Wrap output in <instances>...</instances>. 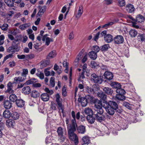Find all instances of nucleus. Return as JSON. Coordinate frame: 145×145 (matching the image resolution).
I'll return each instance as SVG.
<instances>
[{
  "mask_svg": "<svg viewBox=\"0 0 145 145\" xmlns=\"http://www.w3.org/2000/svg\"><path fill=\"white\" fill-rule=\"evenodd\" d=\"M22 91L25 94H28L31 93V89L29 86H27L22 88Z\"/></svg>",
  "mask_w": 145,
  "mask_h": 145,
  "instance_id": "nucleus-25",
  "label": "nucleus"
},
{
  "mask_svg": "<svg viewBox=\"0 0 145 145\" xmlns=\"http://www.w3.org/2000/svg\"><path fill=\"white\" fill-rule=\"evenodd\" d=\"M83 12V7L82 5L79 6L78 10L77 13H76V17L77 19L79 18L82 15Z\"/></svg>",
  "mask_w": 145,
  "mask_h": 145,
  "instance_id": "nucleus-17",
  "label": "nucleus"
},
{
  "mask_svg": "<svg viewBox=\"0 0 145 145\" xmlns=\"http://www.w3.org/2000/svg\"><path fill=\"white\" fill-rule=\"evenodd\" d=\"M49 69L47 68L44 70V73L46 76H48L50 75V72L48 71Z\"/></svg>",
  "mask_w": 145,
  "mask_h": 145,
  "instance_id": "nucleus-63",
  "label": "nucleus"
},
{
  "mask_svg": "<svg viewBox=\"0 0 145 145\" xmlns=\"http://www.w3.org/2000/svg\"><path fill=\"white\" fill-rule=\"evenodd\" d=\"M19 116L20 115L17 112H14L12 114V118L13 120H16L19 118Z\"/></svg>",
  "mask_w": 145,
  "mask_h": 145,
  "instance_id": "nucleus-47",
  "label": "nucleus"
},
{
  "mask_svg": "<svg viewBox=\"0 0 145 145\" xmlns=\"http://www.w3.org/2000/svg\"><path fill=\"white\" fill-rule=\"evenodd\" d=\"M25 78H22V77L21 76L16 77L14 78V81L12 83L14 84H19L20 82H22L25 80Z\"/></svg>",
  "mask_w": 145,
  "mask_h": 145,
  "instance_id": "nucleus-15",
  "label": "nucleus"
},
{
  "mask_svg": "<svg viewBox=\"0 0 145 145\" xmlns=\"http://www.w3.org/2000/svg\"><path fill=\"white\" fill-rule=\"evenodd\" d=\"M5 3L9 7L14 6V2L13 0H5Z\"/></svg>",
  "mask_w": 145,
  "mask_h": 145,
  "instance_id": "nucleus-41",
  "label": "nucleus"
},
{
  "mask_svg": "<svg viewBox=\"0 0 145 145\" xmlns=\"http://www.w3.org/2000/svg\"><path fill=\"white\" fill-rule=\"evenodd\" d=\"M56 101L58 106V108L59 110H61L62 112L63 111V105L62 104V99L60 98V97L59 93H57L55 95Z\"/></svg>",
  "mask_w": 145,
  "mask_h": 145,
  "instance_id": "nucleus-7",
  "label": "nucleus"
},
{
  "mask_svg": "<svg viewBox=\"0 0 145 145\" xmlns=\"http://www.w3.org/2000/svg\"><path fill=\"white\" fill-rule=\"evenodd\" d=\"M42 100L44 101H48L49 99V96L47 93H42L41 96Z\"/></svg>",
  "mask_w": 145,
  "mask_h": 145,
  "instance_id": "nucleus-30",
  "label": "nucleus"
},
{
  "mask_svg": "<svg viewBox=\"0 0 145 145\" xmlns=\"http://www.w3.org/2000/svg\"><path fill=\"white\" fill-rule=\"evenodd\" d=\"M24 122L26 124H24L23 130V132L26 134L29 133L30 130V127L29 125L32 124V121L27 117H26L24 119Z\"/></svg>",
  "mask_w": 145,
  "mask_h": 145,
  "instance_id": "nucleus-4",
  "label": "nucleus"
},
{
  "mask_svg": "<svg viewBox=\"0 0 145 145\" xmlns=\"http://www.w3.org/2000/svg\"><path fill=\"white\" fill-rule=\"evenodd\" d=\"M77 130L79 133L81 134H84L86 131L85 127L82 125L77 127Z\"/></svg>",
  "mask_w": 145,
  "mask_h": 145,
  "instance_id": "nucleus-20",
  "label": "nucleus"
},
{
  "mask_svg": "<svg viewBox=\"0 0 145 145\" xmlns=\"http://www.w3.org/2000/svg\"><path fill=\"white\" fill-rule=\"evenodd\" d=\"M104 108L105 109L107 113L110 115H113L114 113L115 110L114 109L111 108V107L106 105L104 106Z\"/></svg>",
  "mask_w": 145,
  "mask_h": 145,
  "instance_id": "nucleus-14",
  "label": "nucleus"
},
{
  "mask_svg": "<svg viewBox=\"0 0 145 145\" xmlns=\"http://www.w3.org/2000/svg\"><path fill=\"white\" fill-rule=\"evenodd\" d=\"M9 33L15 35L17 34L20 33V32L18 29L16 28L10 30L9 31Z\"/></svg>",
  "mask_w": 145,
  "mask_h": 145,
  "instance_id": "nucleus-40",
  "label": "nucleus"
},
{
  "mask_svg": "<svg viewBox=\"0 0 145 145\" xmlns=\"http://www.w3.org/2000/svg\"><path fill=\"white\" fill-rule=\"evenodd\" d=\"M9 99L11 101L13 102H16V100H17V97L15 95L12 94L10 95Z\"/></svg>",
  "mask_w": 145,
  "mask_h": 145,
  "instance_id": "nucleus-37",
  "label": "nucleus"
},
{
  "mask_svg": "<svg viewBox=\"0 0 145 145\" xmlns=\"http://www.w3.org/2000/svg\"><path fill=\"white\" fill-rule=\"evenodd\" d=\"M103 90L105 93L108 95H111L113 91L112 89L108 87H105L103 88Z\"/></svg>",
  "mask_w": 145,
  "mask_h": 145,
  "instance_id": "nucleus-28",
  "label": "nucleus"
},
{
  "mask_svg": "<svg viewBox=\"0 0 145 145\" xmlns=\"http://www.w3.org/2000/svg\"><path fill=\"white\" fill-rule=\"evenodd\" d=\"M113 38L112 36L110 34H108L105 36L104 40L107 43H109L111 42L113 40Z\"/></svg>",
  "mask_w": 145,
  "mask_h": 145,
  "instance_id": "nucleus-22",
  "label": "nucleus"
},
{
  "mask_svg": "<svg viewBox=\"0 0 145 145\" xmlns=\"http://www.w3.org/2000/svg\"><path fill=\"white\" fill-rule=\"evenodd\" d=\"M7 89L6 91V92L9 94H12L14 92V90L13 89V83L11 82H9L7 85Z\"/></svg>",
  "mask_w": 145,
  "mask_h": 145,
  "instance_id": "nucleus-11",
  "label": "nucleus"
},
{
  "mask_svg": "<svg viewBox=\"0 0 145 145\" xmlns=\"http://www.w3.org/2000/svg\"><path fill=\"white\" fill-rule=\"evenodd\" d=\"M123 105L125 106L127 108L129 109H131L133 105L130 104L127 102H124L123 103Z\"/></svg>",
  "mask_w": 145,
  "mask_h": 145,
  "instance_id": "nucleus-55",
  "label": "nucleus"
},
{
  "mask_svg": "<svg viewBox=\"0 0 145 145\" xmlns=\"http://www.w3.org/2000/svg\"><path fill=\"white\" fill-rule=\"evenodd\" d=\"M8 25L6 24H4L2 26H1V29L3 30L6 31L7 30Z\"/></svg>",
  "mask_w": 145,
  "mask_h": 145,
  "instance_id": "nucleus-58",
  "label": "nucleus"
},
{
  "mask_svg": "<svg viewBox=\"0 0 145 145\" xmlns=\"http://www.w3.org/2000/svg\"><path fill=\"white\" fill-rule=\"evenodd\" d=\"M35 56L34 54H30L29 55H26V59H32L34 58Z\"/></svg>",
  "mask_w": 145,
  "mask_h": 145,
  "instance_id": "nucleus-60",
  "label": "nucleus"
},
{
  "mask_svg": "<svg viewBox=\"0 0 145 145\" xmlns=\"http://www.w3.org/2000/svg\"><path fill=\"white\" fill-rule=\"evenodd\" d=\"M28 70L27 69H23V72L21 74L22 76L25 77L26 75L28 74Z\"/></svg>",
  "mask_w": 145,
  "mask_h": 145,
  "instance_id": "nucleus-57",
  "label": "nucleus"
},
{
  "mask_svg": "<svg viewBox=\"0 0 145 145\" xmlns=\"http://www.w3.org/2000/svg\"><path fill=\"white\" fill-rule=\"evenodd\" d=\"M129 34L131 37H135L136 36L137 34V32L135 29H131L130 31Z\"/></svg>",
  "mask_w": 145,
  "mask_h": 145,
  "instance_id": "nucleus-39",
  "label": "nucleus"
},
{
  "mask_svg": "<svg viewBox=\"0 0 145 145\" xmlns=\"http://www.w3.org/2000/svg\"><path fill=\"white\" fill-rule=\"evenodd\" d=\"M16 103L17 106L19 107H23L25 104L24 101L22 99H17Z\"/></svg>",
  "mask_w": 145,
  "mask_h": 145,
  "instance_id": "nucleus-24",
  "label": "nucleus"
},
{
  "mask_svg": "<svg viewBox=\"0 0 145 145\" xmlns=\"http://www.w3.org/2000/svg\"><path fill=\"white\" fill-rule=\"evenodd\" d=\"M56 55V52L55 50H53L48 54L47 56V58L48 59L53 58L55 57Z\"/></svg>",
  "mask_w": 145,
  "mask_h": 145,
  "instance_id": "nucleus-31",
  "label": "nucleus"
},
{
  "mask_svg": "<svg viewBox=\"0 0 145 145\" xmlns=\"http://www.w3.org/2000/svg\"><path fill=\"white\" fill-rule=\"evenodd\" d=\"M110 47L108 44H106L104 45L101 47V50L102 51H106Z\"/></svg>",
  "mask_w": 145,
  "mask_h": 145,
  "instance_id": "nucleus-54",
  "label": "nucleus"
},
{
  "mask_svg": "<svg viewBox=\"0 0 145 145\" xmlns=\"http://www.w3.org/2000/svg\"><path fill=\"white\" fill-rule=\"evenodd\" d=\"M56 104L54 102H52L51 103V108L53 110H56Z\"/></svg>",
  "mask_w": 145,
  "mask_h": 145,
  "instance_id": "nucleus-61",
  "label": "nucleus"
},
{
  "mask_svg": "<svg viewBox=\"0 0 145 145\" xmlns=\"http://www.w3.org/2000/svg\"><path fill=\"white\" fill-rule=\"evenodd\" d=\"M83 142L84 144H89L90 142V140L89 138L87 136H84L82 139Z\"/></svg>",
  "mask_w": 145,
  "mask_h": 145,
  "instance_id": "nucleus-36",
  "label": "nucleus"
},
{
  "mask_svg": "<svg viewBox=\"0 0 145 145\" xmlns=\"http://www.w3.org/2000/svg\"><path fill=\"white\" fill-rule=\"evenodd\" d=\"M36 82V79L35 78H32L29 80L27 81L25 84L26 85H29L33 84Z\"/></svg>",
  "mask_w": 145,
  "mask_h": 145,
  "instance_id": "nucleus-50",
  "label": "nucleus"
},
{
  "mask_svg": "<svg viewBox=\"0 0 145 145\" xmlns=\"http://www.w3.org/2000/svg\"><path fill=\"white\" fill-rule=\"evenodd\" d=\"M104 75L105 77L108 80H112L113 77V75L112 73L107 71L105 72Z\"/></svg>",
  "mask_w": 145,
  "mask_h": 145,
  "instance_id": "nucleus-16",
  "label": "nucleus"
},
{
  "mask_svg": "<svg viewBox=\"0 0 145 145\" xmlns=\"http://www.w3.org/2000/svg\"><path fill=\"white\" fill-rule=\"evenodd\" d=\"M85 89L86 91L89 94H93L94 93L93 89L91 87L86 86L85 87Z\"/></svg>",
  "mask_w": 145,
  "mask_h": 145,
  "instance_id": "nucleus-45",
  "label": "nucleus"
},
{
  "mask_svg": "<svg viewBox=\"0 0 145 145\" xmlns=\"http://www.w3.org/2000/svg\"><path fill=\"white\" fill-rule=\"evenodd\" d=\"M68 135L69 139L74 142L75 145H77L79 141L77 135L74 132L68 133Z\"/></svg>",
  "mask_w": 145,
  "mask_h": 145,
  "instance_id": "nucleus-8",
  "label": "nucleus"
},
{
  "mask_svg": "<svg viewBox=\"0 0 145 145\" xmlns=\"http://www.w3.org/2000/svg\"><path fill=\"white\" fill-rule=\"evenodd\" d=\"M54 69L57 71L58 74H60L62 73L61 66H59L56 64H55L54 67Z\"/></svg>",
  "mask_w": 145,
  "mask_h": 145,
  "instance_id": "nucleus-23",
  "label": "nucleus"
},
{
  "mask_svg": "<svg viewBox=\"0 0 145 145\" xmlns=\"http://www.w3.org/2000/svg\"><path fill=\"white\" fill-rule=\"evenodd\" d=\"M92 51L95 52L96 53V54L98 52L101 50L100 48L97 46H93L92 48Z\"/></svg>",
  "mask_w": 145,
  "mask_h": 145,
  "instance_id": "nucleus-44",
  "label": "nucleus"
},
{
  "mask_svg": "<svg viewBox=\"0 0 145 145\" xmlns=\"http://www.w3.org/2000/svg\"><path fill=\"white\" fill-rule=\"evenodd\" d=\"M94 110L93 115L96 119L98 121L101 122L104 119V117L102 115L103 110L102 107V104L101 101L97 100L95 103Z\"/></svg>",
  "mask_w": 145,
  "mask_h": 145,
  "instance_id": "nucleus-1",
  "label": "nucleus"
},
{
  "mask_svg": "<svg viewBox=\"0 0 145 145\" xmlns=\"http://www.w3.org/2000/svg\"><path fill=\"white\" fill-rule=\"evenodd\" d=\"M46 8V6H45L42 7L38 12L37 14V16H40L42 15L45 11Z\"/></svg>",
  "mask_w": 145,
  "mask_h": 145,
  "instance_id": "nucleus-33",
  "label": "nucleus"
},
{
  "mask_svg": "<svg viewBox=\"0 0 145 145\" xmlns=\"http://www.w3.org/2000/svg\"><path fill=\"white\" fill-rule=\"evenodd\" d=\"M125 9L128 12L131 13L134 12L135 9L133 6L130 4L127 5Z\"/></svg>",
  "mask_w": 145,
  "mask_h": 145,
  "instance_id": "nucleus-18",
  "label": "nucleus"
},
{
  "mask_svg": "<svg viewBox=\"0 0 145 145\" xmlns=\"http://www.w3.org/2000/svg\"><path fill=\"white\" fill-rule=\"evenodd\" d=\"M114 43L117 44H121L123 43L124 41L123 38L121 35H117L114 38Z\"/></svg>",
  "mask_w": 145,
  "mask_h": 145,
  "instance_id": "nucleus-9",
  "label": "nucleus"
},
{
  "mask_svg": "<svg viewBox=\"0 0 145 145\" xmlns=\"http://www.w3.org/2000/svg\"><path fill=\"white\" fill-rule=\"evenodd\" d=\"M12 103L8 100H5L4 103L3 105L5 108L10 109L12 107Z\"/></svg>",
  "mask_w": 145,
  "mask_h": 145,
  "instance_id": "nucleus-21",
  "label": "nucleus"
},
{
  "mask_svg": "<svg viewBox=\"0 0 145 145\" xmlns=\"http://www.w3.org/2000/svg\"><path fill=\"white\" fill-rule=\"evenodd\" d=\"M55 78L54 77H51L50 81V87L51 88L54 87L55 86Z\"/></svg>",
  "mask_w": 145,
  "mask_h": 145,
  "instance_id": "nucleus-43",
  "label": "nucleus"
},
{
  "mask_svg": "<svg viewBox=\"0 0 145 145\" xmlns=\"http://www.w3.org/2000/svg\"><path fill=\"white\" fill-rule=\"evenodd\" d=\"M34 47L36 50H38L39 49V47L40 46L41 43L38 42L37 40L34 42Z\"/></svg>",
  "mask_w": 145,
  "mask_h": 145,
  "instance_id": "nucleus-52",
  "label": "nucleus"
},
{
  "mask_svg": "<svg viewBox=\"0 0 145 145\" xmlns=\"http://www.w3.org/2000/svg\"><path fill=\"white\" fill-rule=\"evenodd\" d=\"M99 66V64L94 61L91 62V67L92 68H97Z\"/></svg>",
  "mask_w": 145,
  "mask_h": 145,
  "instance_id": "nucleus-56",
  "label": "nucleus"
},
{
  "mask_svg": "<svg viewBox=\"0 0 145 145\" xmlns=\"http://www.w3.org/2000/svg\"><path fill=\"white\" fill-rule=\"evenodd\" d=\"M119 5L120 7H123L125 5V3L124 0H119L118 1Z\"/></svg>",
  "mask_w": 145,
  "mask_h": 145,
  "instance_id": "nucleus-59",
  "label": "nucleus"
},
{
  "mask_svg": "<svg viewBox=\"0 0 145 145\" xmlns=\"http://www.w3.org/2000/svg\"><path fill=\"white\" fill-rule=\"evenodd\" d=\"M87 119L88 122L90 124L93 123L95 120V118L93 116V115L87 116Z\"/></svg>",
  "mask_w": 145,
  "mask_h": 145,
  "instance_id": "nucleus-35",
  "label": "nucleus"
},
{
  "mask_svg": "<svg viewBox=\"0 0 145 145\" xmlns=\"http://www.w3.org/2000/svg\"><path fill=\"white\" fill-rule=\"evenodd\" d=\"M45 90L47 93H49L50 95H52L54 93L53 91L52 90H49L48 88H45Z\"/></svg>",
  "mask_w": 145,
  "mask_h": 145,
  "instance_id": "nucleus-64",
  "label": "nucleus"
},
{
  "mask_svg": "<svg viewBox=\"0 0 145 145\" xmlns=\"http://www.w3.org/2000/svg\"><path fill=\"white\" fill-rule=\"evenodd\" d=\"M87 64H84L82 67V69H83V72H86L87 73V76H88V71L87 70Z\"/></svg>",
  "mask_w": 145,
  "mask_h": 145,
  "instance_id": "nucleus-62",
  "label": "nucleus"
},
{
  "mask_svg": "<svg viewBox=\"0 0 145 145\" xmlns=\"http://www.w3.org/2000/svg\"><path fill=\"white\" fill-rule=\"evenodd\" d=\"M105 104L106 105L108 106L115 110H116L118 109V105L117 103L114 101H110L108 103L106 102Z\"/></svg>",
  "mask_w": 145,
  "mask_h": 145,
  "instance_id": "nucleus-10",
  "label": "nucleus"
},
{
  "mask_svg": "<svg viewBox=\"0 0 145 145\" xmlns=\"http://www.w3.org/2000/svg\"><path fill=\"white\" fill-rule=\"evenodd\" d=\"M116 97L117 99L119 100H123L125 99V97L123 94H117Z\"/></svg>",
  "mask_w": 145,
  "mask_h": 145,
  "instance_id": "nucleus-48",
  "label": "nucleus"
},
{
  "mask_svg": "<svg viewBox=\"0 0 145 145\" xmlns=\"http://www.w3.org/2000/svg\"><path fill=\"white\" fill-rule=\"evenodd\" d=\"M17 41V40H15L13 41L12 46L9 47L7 50L8 52L12 53L13 54L19 51L20 46L18 44L16 43V42Z\"/></svg>",
  "mask_w": 145,
  "mask_h": 145,
  "instance_id": "nucleus-3",
  "label": "nucleus"
},
{
  "mask_svg": "<svg viewBox=\"0 0 145 145\" xmlns=\"http://www.w3.org/2000/svg\"><path fill=\"white\" fill-rule=\"evenodd\" d=\"M93 99V97L91 95H88L86 96L85 97H81L79 98L78 101L80 103L83 107H85L87 105L88 102L89 101H91Z\"/></svg>",
  "mask_w": 145,
  "mask_h": 145,
  "instance_id": "nucleus-2",
  "label": "nucleus"
},
{
  "mask_svg": "<svg viewBox=\"0 0 145 145\" xmlns=\"http://www.w3.org/2000/svg\"><path fill=\"white\" fill-rule=\"evenodd\" d=\"M88 54L89 57L93 60L96 59L97 57V54L92 51L89 52Z\"/></svg>",
  "mask_w": 145,
  "mask_h": 145,
  "instance_id": "nucleus-26",
  "label": "nucleus"
},
{
  "mask_svg": "<svg viewBox=\"0 0 145 145\" xmlns=\"http://www.w3.org/2000/svg\"><path fill=\"white\" fill-rule=\"evenodd\" d=\"M48 36V35L47 34L44 35L43 36L42 39V40L43 41H44L45 40L46 41L45 44L47 46L49 45L50 42H53V41L52 39L50 38L47 37Z\"/></svg>",
  "mask_w": 145,
  "mask_h": 145,
  "instance_id": "nucleus-12",
  "label": "nucleus"
},
{
  "mask_svg": "<svg viewBox=\"0 0 145 145\" xmlns=\"http://www.w3.org/2000/svg\"><path fill=\"white\" fill-rule=\"evenodd\" d=\"M82 52H80L79 53L76 58L75 60V61L76 62H78L80 60H81L82 59L83 56L82 55Z\"/></svg>",
  "mask_w": 145,
  "mask_h": 145,
  "instance_id": "nucleus-49",
  "label": "nucleus"
},
{
  "mask_svg": "<svg viewBox=\"0 0 145 145\" xmlns=\"http://www.w3.org/2000/svg\"><path fill=\"white\" fill-rule=\"evenodd\" d=\"M11 116V113L8 110H5L3 113V116L5 118H9Z\"/></svg>",
  "mask_w": 145,
  "mask_h": 145,
  "instance_id": "nucleus-29",
  "label": "nucleus"
},
{
  "mask_svg": "<svg viewBox=\"0 0 145 145\" xmlns=\"http://www.w3.org/2000/svg\"><path fill=\"white\" fill-rule=\"evenodd\" d=\"M84 112L87 116L93 115L92 110L89 108H86L84 110Z\"/></svg>",
  "mask_w": 145,
  "mask_h": 145,
  "instance_id": "nucleus-32",
  "label": "nucleus"
},
{
  "mask_svg": "<svg viewBox=\"0 0 145 145\" xmlns=\"http://www.w3.org/2000/svg\"><path fill=\"white\" fill-rule=\"evenodd\" d=\"M116 92L117 93V94H123L124 95L125 93L124 89H121V88H119L116 90Z\"/></svg>",
  "mask_w": 145,
  "mask_h": 145,
  "instance_id": "nucleus-46",
  "label": "nucleus"
},
{
  "mask_svg": "<svg viewBox=\"0 0 145 145\" xmlns=\"http://www.w3.org/2000/svg\"><path fill=\"white\" fill-rule=\"evenodd\" d=\"M71 123L67 127L68 133L74 132L76 130L77 128V124L76 122V121L74 120H72Z\"/></svg>",
  "mask_w": 145,
  "mask_h": 145,
  "instance_id": "nucleus-5",
  "label": "nucleus"
},
{
  "mask_svg": "<svg viewBox=\"0 0 145 145\" xmlns=\"http://www.w3.org/2000/svg\"><path fill=\"white\" fill-rule=\"evenodd\" d=\"M110 86L113 88L117 89L121 88V86L120 83L116 82H113L110 84Z\"/></svg>",
  "mask_w": 145,
  "mask_h": 145,
  "instance_id": "nucleus-34",
  "label": "nucleus"
},
{
  "mask_svg": "<svg viewBox=\"0 0 145 145\" xmlns=\"http://www.w3.org/2000/svg\"><path fill=\"white\" fill-rule=\"evenodd\" d=\"M97 95L98 97L101 98V99L103 101V103H106V95H105L102 91H100L98 92L97 93Z\"/></svg>",
  "mask_w": 145,
  "mask_h": 145,
  "instance_id": "nucleus-13",
  "label": "nucleus"
},
{
  "mask_svg": "<svg viewBox=\"0 0 145 145\" xmlns=\"http://www.w3.org/2000/svg\"><path fill=\"white\" fill-rule=\"evenodd\" d=\"M29 27L28 24H25L20 25L19 27V28L22 30H25L27 27Z\"/></svg>",
  "mask_w": 145,
  "mask_h": 145,
  "instance_id": "nucleus-53",
  "label": "nucleus"
},
{
  "mask_svg": "<svg viewBox=\"0 0 145 145\" xmlns=\"http://www.w3.org/2000/svg\"><path fill=\"white\" fill-rule=\"evenodd\" d=\"M31 95L32 97L34 98H36L39 96V94L38 92L36 90H33L31 93Z\"/></svg>",
  "mask_w": 145,
  "mask_h": 145,
  "instance_id": "nucleus-42",
  "label": "nucleus"
},
{
  "mask_svg": "<svg viewBox=\"0 0 145 145\" xmlns=\"http://www.w3.org/2000/svg\"><path fill=\"white\" fill-rule=\"evenodd\" d=\"M36 75L39 77L40 79H43L44 78V75L43 73L38 71L36 74Z\"/></svg>",
  "mask_w": 145,
  "mask_h": 145,
  "instance_id": "nucleus-51",
  "label": "nucleus"
},
{
  "mask_svg": "<svg viewBox=\"0 0 145 145\" xmlns=\"http://www.w3.org/2000/svg\"><path fill=\"white\" fill-rule=\"evenodd\" d=\"M91 80L92 82L99 84H101L102 81V77L95 73H93L91 75Z\"/></svg>",
  "mask_w": 145,
  "mask_h": 145,
  "instance_id": "nucleus-6",
  "label": "nucleus"
},
{
  "mask_svg": "<svg viewBox=\"0 0 145 145\" xmlns=\"http://www.w3.org/2000/svg\"><path fill=\"white\" fill-rule=\"evenodd\" d=\"M145 18L144 16L140 14L138 15L136 18V22L138 23H141L144 21Z\"/></svg>",
  "mask_w": 145,
  "mask_h": 145,
  "instance_id": "nucleus-27",
  "label": "nucleus"
},
{
  "mask_svg": "<svg viewBox=\"0 0 145 145\" xmlns=\"http://www.w3.org/2000/svg\"><path fill=\"white\" fill-rule=\"evenodd\" d=\"M6 124L7 126L10 127H12L14 124V121L12 120H8L6 121Z\"/></svg>",
  "mask_w": 145,
  "mask_h": 145,
  "instance_id": "nucleus-38",
  "label": "nucleus"
},
{
  "mask_svg": "<svg viewBox=\"0 0 145 145\" xmlns=\"http://www.w3.org/2000/svg\"><path fill=\"white\" fill-rule=\"evenodd\" d=\"M57 132L59 136L60 137V140L63 141L65 139V138L63 135V131L62 128L61 127H58Z\"/></svg>",
  "mask_w": 145,
  "mask_h": 145,
  "instance_id": "nucleus-19",
  "label": "nucleus"
}]
</instances>
